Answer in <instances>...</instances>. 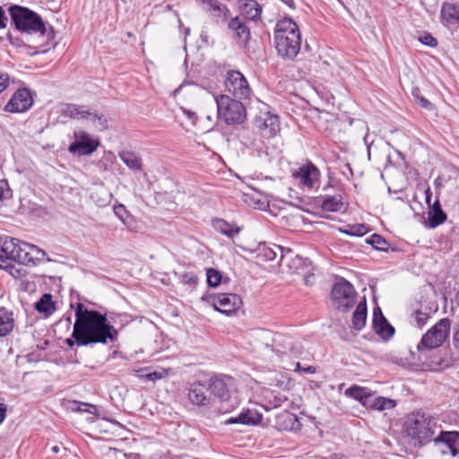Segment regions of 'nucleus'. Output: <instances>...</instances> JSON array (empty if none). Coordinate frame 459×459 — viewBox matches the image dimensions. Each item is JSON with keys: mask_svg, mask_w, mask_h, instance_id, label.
Returning <instances> with one entry per match:
<instances>
[{"mask_svg": "<svg viewBox=\"0 0 459 459\" xmlns=\"http://www.w3.org/2000/svg\"><path fill=\"white\" fill-rule=\"evenodd\" d=\"M75 317L72 337L78 345L106 343L108 339L113 341L117 333L108 323L106 315L96 310L84 309L82 303L77 305Z\"/></svg>", "mask_w": 459, "mask_h": 459, "instance_id": "nucleus-1", "label": "nucleus"}, {"mask_svg": "<svg viewBox=\"0 0 459 459\" xmlns=\"http://www.w3.org/2000/svg\"><path fill=\"white\" fill-rule=\"evenodd\" d=\"M12 24L21 33V40L29 47L38 49L45 45L51 31L47 32L42 18L27 7L12 5L9 8Z\"/></svg>", "mask_w": 459, "mask_h": 459, "instance_id": "nucleus-2", "label": "nucleus"}, {"mask_svg": "<svg viewBox=\"0 0 459 459\" xmlns=\"http://www.w3.org/2000/svg\"><path fill=\"white\" fill-rule=\"evenodd\" d=\"M274 43L278 54L292 59L300 50L301 37L298 25L290 18H284L276 23Z\"/></svg>", "mask_w": 459, "mask_h": 459, "instance_id": "nucleus-3", "label": "nucleus"}, {"mask_svg": "<svg viewBox=\"0 0 459 459\" xmlns=\"http://www.w3.org/2000/svg\"><path fill=\"white\" fill-rule=\"evenodd\" d=\"M404 426L407 437L415 446H423L433 441L438 428L436 419L420 411L410 414Z\"/></svg>", "mask_w": 459, "mask_h": 459, "instance_id": "nucleus-4", "label": "nucleus"}, {"mask_svg": "<svg viewBox=\"0 0 459 459\" xmlns=\"http://www.w3.org/2000/svg\"><path fill=\"white\" fill-rule=\"evenodd\" d=\"M218 117L227 125L241 124L246 119V108L242 102L227 95L216 98Z\"/></svg>", "mask_w": 459, "mask_h": 459, "instance_id": "nucleus-5", "label": "nucleus"}, {"mask_svg": "<svg viewBox=\"0 0 459 459\" xmlns=\"http://www.w3.org/2000/svg\"><path fill=\"white\" fill-rule=\"evenodd\" d=\"M450 320L448 318L440 319L432 328H430L421 338L418 344V350H432L443 344L450 330Z\"/></svg>", "mask_w": 459, "mask_h": 459, "instance_id": "nucleus-6", "label": "nucleus"}, {"mask_svg": "<svg viewBox=\"0 0 459 459\" xmlns=\"http://www.w3.org/2000/svg\"><path fill=\"white\" fill-rule=\"evenodd\" d=\"M332 299L339 310L346 311L355 304V290L342 278L332 289Z\"/></svg>", "mask_w": 459, "mask_h": 459, "instance_id": "nucleus-7", "label": "nucleus"}, {"mask_svg": "<svg viewBox=\"0 0 459 459\" xmlns=\"http://www.w3.org/2000/svg\"><path fill=\"white\" fill-rule=\"evenodd\" d=\"M74 141L69 145L68 151L80 156L91 155L100 145L98 138L91 137L82 130L74 131Z\"/></svg>", "mask_w": 459, "mask_h": 459, "instance_id": "nucleus-8", "label": "nucleus"}, {"mask_svg": "<svg viewBox=\"0 0 459 459\" xmlns=\"http://www.w3.org/2000/svg\"><path fill=\"white\" fill-rule=\"evenodd\" d=\"M228 91L238 99H247L251 93L249 84L239 71H229L225 79Z\"/></svg>", "mask_w": 459, "mask_h": 459, "instance_id": "nucleus-9", "label": "nucleus"}, {"mask_svg": "<svg viewBox=\"0 0 459 459\" xmlns=\"http://www.w3.org/2000/svg\"><path fill=\"white\" fill-rule=\"evenodd\" d=\"M433 441L442 455L454 457L459 455V432L440 431Z\"/></svg>", "mask_w": 459, "mask_h": 459, "instance_id": "nucleus-10", "label": "nucleus"}, {"mask_svg": "<svg viewBox=\"0 0 459 459\" xmlns=\"http://www.w3.org/2000/svg\"><path fill=\"white\" fill-rule=\"evenodd\" d=\"M292 177L305 187L314 188L320 177L318 169L311 162L300 166L298 169L292 170Z\"/></svg>", "mask_w": 459, "mask_h": 459, "instance_id": "nucleus-11", "label": "nucleus"}, {"mask_svg": "<svg viewBox=\"0 0 459 459\" xmlns=\"http://www.w3.org/2000/svg\"><path fill=\"white\" fill-rule=\"evenodd\" d=\"M196 2L216 22H224L230 16L228 6L219 0H196Z\"/></svg>", "mask_w": 459, "mask_h": 459, "instance_id": "nucleus-12", "label": "nucleus"}, {"mask_svg": "<svg viewBox=\"0 0 459 459\" xmlns=\"http://www.w3.org/2000/svg\"><path fill=\"white\" fill-rule=\"evenodd\" d=\"M241 304V298L234 293H219L212 298L213 307L224 314L236 310Z\"/></svg>", "mask_w": 459, "mask_h": 459, "instance_id": "nucleus-13", "label": "nucleus"}, {"mask_svg": "<svg viewBox=\"0 0 459 459\" xmlns=\"http://www.w3.org/2000/svg\"><path fill=\"white\" fill-rule=\"evenodd\" d=\"M22 249L18 258V263L24 265H36L43 262L46 257V252L35 245L24 242Z\"/></svg>", "mask_w": 459, "mask_h": 459, "instance_id": "nucleus-14", "label": "nucleus"}, {"mask_svg": "<svg viewBox=\"0 0 459 459\" xmlns=\"http://www.w3.org/2000/svg\"><path fill=\"white\" fill-rule=\"evenodd\" d=\"M32 105L30 92L27 89L18 90L5 105L4 109L8 112H23Z\"/></svg>", "mask_w": 459, "mask_h": 459, "instance_id": "nucleus-15", "label": "nucleus"}, {"mask_svg": "<svg viewBox=\"0 0 459 459\" xmlns=\"http://www.w3.org/2000/svg\"><path fill=\"white\" fill-rule=\"evenodd\" d=\"M22 244H24V241H21L18 238L7 236L0 237V251L3 255L6 257L8 264L10 261L18 263V258L22 249Z\"/></svg>", "mask_w": 459, "mask_h": 459, "instance_id": "nucleus-16", "label": "nucleus"}, {"mask_svg": "<svg viewBox=\"0 0 459 459\" xmlns=\"http://www.w3.org/2000/svg\"><path fill=\"white\" fill-rule=\"evenodd\" d=\"M255 125L266 138L273 137L280 130L278 117L269 112L257 117Z\"/></svg>", "mask_w": 459, "mask_h": 459, "instance_id": "nucleus-17", "label": "nucleus"}, {"mask_svg": "<svg viewBox=\"0 0 459 459\" xmlns=\"http://www.w3.org/2000/svg\"><path fill=\"white\" fill-rule=\"evenodd\" d=\"M431 195L432 193L430 189L428 188L426 190V202L429 204V228L434 229L446 221V214L442 210L438 200H436L432 204H430Z\"/></svg>", "mask_w": 459, "mask_h": 459, "instance_id": "nucleus-18", "label": "nucleus"}, {"mask_svg": "<svg viewBox=\"0 0 459 459\" xmlns=\"http://www.w3.org/2000/svg\"><path fill=\"white\" fill-rule=\"evenodd\" d=\"M188 399L198 406L209 405L212 403V396L208 385L201 382L194 383L189 388Z\"/></svg>", "mask_w": 459, "mask_h": 459, "instance_id": "nucleus-19", "label": "nucleus"}, {"mask_svg": "<svg viewBox=\"0 0 459 459\" xmlns=\"http://www.w3.org/2000/svg\"><path fill=\"white\" fill-rule=\"evenodd\" d=\"M232 380V377L227 376L212 377L207 385L211 396L213 394L221 401L227 400Z\"/></svg>", "mask_w": 459, "mask_h": 459, "instance_id": "nucleus-20", "label": "nucleus"}, {"mask_svg": "<svg viewBox=\"0 0 459 459\" xmlns=\"http://www.w3.org/2000/svg\"><path fill=\"white\" fill-rule=\"evenodd\" d=\"M372 324L376 333L384 340H388L394 334V326L387 322L379 307L374 309Z\"/></svg>", "mask_w": 459, "mask_h": 459, "instance_id": "nucleus-21", "label": "nucleus"}, {"mask_svg": "<svg viewBox=\"0 0 459 459\" xmlns=\"http://www.w3.org/2000/svg\"><path fill=\"white\" fill-rule=\"evenodd\" d=\"M228 28L234 32L233 37L238 45L245 47L250 38V31L246 23L238 16H236L230 20Z\"/></svg>", "mask_w": 459, "mask_h": 459, "instance_id": "nucleus-22", "label": "nucleus"}, {"mask_svg": "<svg viewBox=\"0 0 459 459\" xmlns=\"http://www.w3.org/2000/svg\"><path fill=\"white\" fill-rule=\"evenodd\" d=\"M283 250L281 247L273 245V247L268 246L267 244H260L256 250V258L260 261L269 262L273 261L278 254H281V262L284 263L288 259L286 255L282 254Z\"/></svg>", "mask_w": 459, "mask_h": 459, "instance_id": "nucleus-23", "label": "nucleus"}, {"mask_svg": "<svg viewBox=\"0 0 459 459\" xmlns=\"http://www.w3.org/2000/svg\"><path fill=\"white\" fill-rule=\"evenodd\" d=\"M262 420V415L255 410L242 411L238 417H231L226 420L228 424L240 423L244 425H256Z\"/></svg>", "mask_w": 459, "mask_h": 459, "instance_id": "nucleus-24", "label": "nucleus"}, {"mask_svg": "<svg viewBox=\"0 0 459 459\" xmlns=\"http://www.w3.org/2000/svg\"><path fill=\"white\" fill-rule=\"evenodd\" d=\"M61 115L72 119H88L91 115V109L86 106L66 104L62 108Z\"/></svg>", "mask_w": 459, "mask_h": 459, "instance_id": "nucleus-25", "label": "nucleus"}, {"mask_svg": "<svg viewBox=\"0 0 459 459\" xmlns=\"http://www.w3.org/2000/svg\"><path fill=\"white\" fill-rule=\"evenodd\" d=\"M277 425L281 430L296 431L300 428L297 416L287 411L277 417Z\"/></svg>", "mask_w": 459, "mask_h": 459, "instance_id": "nucleus-26", "label": "nucleus"}, {"mask_svg": "<svg viewBox=\"0 0 459 459\" xmlns=\"http://www.w3.org/2000/svg\"><path fill=\"white\" fill-rule=\"evenodd\" d=\"M345 395L359 401L364 406L369 405L371 402V394L366 387L352 385L345 390Z\"/></svg>", "mask_w": 459, "mask_h": 459, "instance_id": "nucleus-27", "label": "nucleus"}, {"mask_svg": "<svg viewBox=\"0 0 459 459\" xmlns=\"http://www.w3.org/2000/svg\"><path fill=\"white\" fill-rule=\"evenodd\" d=\"M118 156L128 169L132 170H142V159L135 152L128 150H123L119 152Z\"/></svg>", "mask_w": 459, "mask_h": 459, "instance_id": "nucleus-28", "label": "nucleus"}, {"mask_svg": "<svg viewBox=\"0 0 459 459\" xmlns=\"http://www.w3.org/2000/svg\"><path fill=\"white\" fill-rule=\"evenodd\" d=\"M442 18L450 25H459V4L446 3L441 10Z\"/></svg>", "mask_w": 459, "mask_h": 459, "instance_id": "nucleus-29", "label": "nucleus"}, {"mask_svg": "<svg viewBox=\"0 0 459 459\" xmlns=\"http://www.w3.org/2000/svg\"><path fill=\"white\" fill-rule=\"evenodd\" d=\"M242 13L247 19L256 22L260 19L262 14L261 5L255 0H247L242 5Z\"/></svg>", "mask_w": 459, "mask_h": 459, "instance_id": "nucleus-30", "label": "nucleus"}, {"mask_svg": "<svg viewBox=\"0 0 459 459\" xmlns=\"http://www.w3.org/2000/svg\"><path fill=\"white\" fill-rule=\"evenodd\" d=\"M367 320V305L366 301L359 302L352 316V327L360 331L366 325Z\"/></svg>", "mask_w": 459, "mask_h": 459, "instance_id": "nucleus-31", "label": "nucleus"}, {"mask_svg": "<svg viewBox=\"0 0 459 459\" xmlns=\"http://www.w3.org/2000/svg\"><path fill=\"white\" fill-rule=\"evenodd\" d=\"M321 207L325 212H341L346 209V205L341 195L326 197L323 201Z\"/></svg>", "mask_w": 459, "mask_h": 459, "instance_id": "nucleus-32", "label": "nucleus"}, {"mask_svg": "<svg viewBox=\"0 0 459 459\" xmlns=\"http://www.w3.org/2000/svg\"><path fill=\"white\" fill-rule=\"evenodd\" d=\"M35 309L39 313L46 314L47 316L51 315L56 310L51 294H43L39 300L35 303Z\"/></svg>", "mask_w": 459, "mask_h": 459, "instance_id": "nucleus-33", "label": "nucleus"}, {"mask_svg": "<svg viewBox=\"0 0 459 459\" xmlns=\"http://www.w3.org/2000/svg\"><path fill=\"white\" fill-rule=\"evenodd\" d=\"M212 226L213 228L221 232V234H224L230 238L235 237L237 234H238V230L235 229L232 225L228 223L222 219H215L212 221Z\"/></svg>", "mask_w": 459, "mask_h": 459, "instance_id": "nucleus-34", "label": "nucleus"}, {"mask_svg": "<svg viewBox=\"0 0 459 459\" xmlns=\"http://www.w3.org/2000/svg\"><path fill=\"white\" fill-rule=\"evenodd\" d=\"M396 405V403L394 400L385 398V397H377L372 398L371 402L369 403L368 407H371L373 409H376L377 411H385L394 408Z\"/></svg>", "mask_w": 459, "mask_h": 459, "instance_id": "nucleus-35", "label": "nucleus"}, {"mask_svg": "<svg viewBox=\"0 0 459 459\" xmlns=\"http://www.w3.org/2000/svg\"><path fill=\"white\" fill-rule=\"evenodd\" d=\"M292 252L290 250H288L287 256L290 258L292 256ZM289 259L286 260L283 264H286L290 268L293 267L294 271L293 273L297 274H303L304 273V266L306 265L307 259H303L299 255H295V257L291 260V264L288 262Z\"/></svg>", "mask_w": 459, "mask_h": 459, "instance_id": "nucleus-36", "label": "nucleus"}, {"mask_svg": "<svg viewBox=\"0 0 459 459\" xmlns=\"http://www.w3.org/2000/svg\"><path fill=\"white\" fill-rule=\"evenodd\" d=\"M14 326L12 314H0V337L7 335Z\"/></svg>", "mask_w": 459, "mask_h": 459, "instance_id": "nucleus-37", "label": "nucleus"}, {"mask_svg": "<svg viewBox=\"0 0 459 459\" xmlns=\"http://www.w3.org/2000/svg\"><path fill=\"white\" fill-rule=\"evenodd\" d=\"M88 119L91 121L92 126L98 131H104L108 127L107 119L102 115H99L96 112L91 111V115Z\"/></svg>", "mask_w": 459, "mask_h": 459, "instance_id": "nucleus-38", "label": "nucleus"}, {"mask_svg": "<svg viewBox=\"0 0 459 459\" xmlns=\"http://www.w3.org/2000/svg\"><path fill=\"white\" fill-rule=\"evenodd\" d=\"M449 366H450L449 359L440 358L439 356H437V355H433L429 363V367H430L431 370H438V369L448 368Z\"/></svg>", "mask_w": 459, "mask_h": 459, "instance_id": "nucleus-39", "label": "nucleus"}, {"mask_svg": "<svg viewBox=\"0 0 459 459\" xmlns=\"http://www.w3.org/2000/svg\"><path fill=\"white\" fill-rule=\"evenodd\" d=\"M368 243L372 245L376 249L385 251L388 248V243L380 235L373 234L368 240Z\"/></svg>", "mask_w": 459, "mask_h": 459, "instance_id": "nucleus-40", "label": "nucleus"}, {"mask_svg": "<svg viewBox=\"0 0 459 459\" xmlns=\"http://www.w3.org/2000/svg\"><path fill=\"white\" fill-rule=\"evenodd\" d=\"M343 232L346 235L361 237L368 232V228L364 224L349 225Z\"/></svg>", "mask_w": 459, "mask_h": 459, "instance_id": "nucleus-41", "label": "nucleus"}, {"mask_svg": "<svg viewBox=\"0 0 459 459\" xmlns=\"http://www.w3.org/2000/svg\"><path fill=\"white\" fill-rule=\"evenodd\" d=\"M206 276L207 283L211 287L218 286L221 281V274L220 273V272L213 268H210L207 270Z\"/></svg>", "mask_w": 459, "mask_h": 459, "instance_id": "nucleus-42", "label": "nucleus"}, {"mask_svg": "<svg viewBox=\"0 0 459 459\" xmlns=\"http://www.w3.org/2000/svg\"><path fill=\"white\" fill-rule=\"evenodd\" d=\"M431 312H432L431 308H429L428 311H422V310L415 311L414 316H415V321H416L418 326L420 327L427 323L428 319L430 317Z\"/></svg>", "mask_w": 459, "mask_h": 459, "instance_id": "nucleus-43", "label": "nucleus"}, {"mask_svg": "<svg viewBox=\"0 0 459 459\" xmlns=\"http://www.w3.org/2000/svg\"><path fill=\"white\" fill-rule=\"evenodd\" d=\"M13 192L6 180H0V201L12 198Z\"/></svg>", "mask_w": 459, "mask_h": 459, "instance_id": "nucleus-44", "label": "nucleus"}, {"mask_svg": "<svg viewBox=\"0 0 459 459\" xmlns=\"http://www.w3.org/2000/svg\"><path fill=\"white\" fill-rule=\"evenodd\" d=\"M419 40L428 47L434 48L437 46V39L428 32H425L423 35L420 36Z\"/></svg>", "mask_w": 459, "mask_h": 459, "instance_id": "nucleus-45", "label": "nucleus"}, {"mask_svg": "<svg viewBox=\"0 0 459 459\" xmlns=\"http://www.w3.org/2000/svg\"><path fill=\"white\" fill-rule=\"evenodd\" d=\"M184 284L195 285L197 281V276L194 273H185L180 276Z\"/></svg>", "mask_w": 459, "mask_h": 459, "instance_id": "nucleus-46", "label": "nucleus"}, {"mask_svg": "<svg viewBox=\"0 0 459 459\" xmlns=\"http://www.w3.org/2000/svg\"><path fill=\"white\" fill-rule=\"evenodd\" d=\"M165 376H167L166 370L153 371V372L146 374L145 378L150 381H155L157 379H160V378L164 377Z\"/></svg>", "mask_w": 459, "mask_h": 459, "instance_id": "nucleus-47", "label": "nucleus"}, {"mask_svg": "<svg viewBox=\"0 0 459 459\" xmlns=\"http://www.w3.org/2000/svg\"><path fill=\"white\" fill-rule=\"evenodd\" d=\"M180 110L183 112L184 115L187 117L192 126H195L196 124L197 115L195 112L183 107L180 108Z\"/></svg>", "mask_w": 459, "mask_h": 459, "instance_id": "nucleus-48", "label": "nucleus"}, {"mask_svg": "<svg viewBox=\"0 0 459 459\" xmlns=\"http://www.w3.org/2000/svg\"><path fill=\"white\" fill-rule=\"evenodd\" d=\"M416 97V101L417 103L426 108V109H429V110H431L433 108V105L431 102H429L426 98L424 97H420V96H415Z\"/></svg>", "mask_w": 459, "mask_h": 459, "instance_id": "nucleus-49", "label": "nucleus"}, {"mask_svg": "<svg viewBox=\"0 0 459 459\" xmlns=\"http://www.w3.org/2000/svg\"><path fill=\"white\" fill-rule=\"evenodd\" d=\"M9 84V75L0 73V93L3 92Z\"/></svg>", "mask_w": 459, "mask_h": 459, "instance_id": "nucleus-50", "label": "nucleus"}, {"mask_svg": "<svg viewBox=\"0 0 459 459\" xmlns=\"http://www.w3.org/2000/svg\"><path fill=\"white\" fill-rule=\"evenodd\" d=\"M295 371L304 372L306 374H314L316 372V368L312 366L302 368L300 363L297 362Z\"/></svg>", "mask_w": 459, "mask_h": 459, "instance_id": "nucleus-51", "label": "nucleus"}, {"mask_svg": "<svg viewBox=\"0 0 459 459\" xmlns=\"http://www.w3.org/2000/svg\"><path fill=\"white\" fill-rule=\"evenodd\" d=\"M8 22V18L5 14L4 10L0 6V29H4L6 27Z\"/></svg>", "mask_w": 459, "mask_h": 459, "instance_id": "nucleus-52", "label": "nucleus"}, {"mask_svg": "<svg viewBox=\"0 0 459 459\" xmlns=\"http://www.w3.org/2000/svg\"><path fill=\"white\" fill-rule=\"evenodd\" d=\"M287 400H288V397L285 394L275 395L273 405H274V407H279Z\"/></svg>", "mask_w": 459, "mask_h": 459, "instance_id": "nucleus-53", "label": "nucleus"}, {"mask_svg": "<svg viewBox=\"0 0 459 459\" xmlns=\"http://www.w3.org/2000/svg\"><path fill=\"white\" fill-rule=\"evenodd\" d=\"M453 342L454 346L456 349H459V325H456V330L454 333Z\"/></svg>", "mask_w": 459, "mask_h": 459, "instance_id": "nucleus-54", "label": "nucleus"}, {"mask_svg": "<svg viewBox=\"0 0 459 459\" xmlns=\"http://www.w3.org/2000/svg\"><path fill=\"white\" fill-rule=\"evenodd\" d=\"M7 407L4 403H0V424L4 420Z\"/></svg>", "mask_w": 459, "mask_h": 459, "instance_id": "nucleus-55", "label": "nucleus"}, {"mask_svg": "<svg viewBox=\"0 0 459 459\" xmlns=\"http://www.w3.org/2000/svg\"><path fill=\"white\" fill-rule=\"evenodd\" d=\"M288 347H285V349H289L290 352L293 355H297L299 353H300V349L299 348H296L292 345L291 342H288Z\"/></svg>", "mask_w": 459, "mask_h": 459, "instance_id": "nucleus-56", "label": "nucleus"}, {"mask_svg": "<svg viewBox=\"0 0 459 459\" xmlns=\"http://www.w3.org/2000/svg\"><path fill=\"white\" fill-rule=\"evenodd\" d=\"M114 212L121 220H123L122 212H125V206L124 205L119 204L117 206H115L114 207Z\"/></svg>", "mask_w": 459, "mask_h": 459, "instance_id": "nucleus-57", "label": "nucleus"}, {"mask_svg": "<svg viewBox=\"0 0 459 459\" xmlns=\"http://www.w3.org/2000/svg\"><path fill=\"white\" fill-rule=\"evenodd\" d=\"M9 266L6 257L3 255V254H0V268H7Z\"/></svg>", "mask_w": 459, "mask_h": 459, "instance_id": "nucleus-58", "label": "nucleus"}, {"mask_svg": "<svg viewBox=\"0 0 459 459\" xmlns=\"http://www.w3.org/2000/svg\"><path fill=\"white\" fill-rule=\"evenodd\" d=\"M304 281H305V284L306 285H309V284H312L311 282V278L313 277V274H306V273L304 272Z\"/></svg>", "mask_w": 459, "mask_h": 459, "instance_id": "nucleus-59", "label": "nucleus"}, {"mask_svg": "<svg viewBox=\"0 0 459 459\" xmlns=\"http://www.w3.org/2000/svg\"><path fill=\"white\" fill-rule=\"evenodd\" d=\"M264 207V203L261 201H257L255 208L263 209Z\"/></svg>", "mask_w": 459, "mask_h": 459, "instance_id": "nucleus-60", "label": "nucleus"}, {"mask_svg": "<svg viewBox=\"0 0 459 459\" xmlns=\"http://www.w3.org/2000/svg\"><path fill=\"white\" fill-rule=\"evenodd\" d=\"M52 452L53 453H58L60 451V447L57 446H54L52 448H51Z\"/></svg>", "mask_w": 459, "mask_h": 459, "instance_id": "nucleus-61", "label": "nucleus"}, {"mask_svg": "<svg viewBox=\"0 0 459 459\" xmlns=\"http://www.w3.org/2000/svg\"><path fill=\"white\" fill-rule=\"evenodd\" d=\"M65 342H66L67 345H69L70 347H73L74 344V342L72 339H66Z\"/></svg>", "mask_w": 459, "mask_h": 459, "instance_id": "nucleus-62", "label": "nucleus"}, {"mask_svg": "<svg viewBox=\"0 0 459 459\" xmlns=\"http://www.w3.org/2000/svg\"><path fill=\"white\" fill-rule=\"evenodd\" d=\"M261 337L266 338L268 335H270V333L268 332H263L259 333Z\"/></svg>", "mask_w": 459, "mask_h": 459, "instance_id": "nucleus-63", "label": "nucleus"}, {"mask_svg": "<svg viewBox=\"0 0 459 459\" xmlns=\"http://www.w3.org/2000/svg\"><path fill=\"white\" fill-rule=\"evenodd\" d=\"M284 384H285V383H284L283 381H279V382L276 384V385H277L278 387H283V388H284V387H285V386H283V385H284Z\"/></svg>", "mask_w": 459, "mask_h": 459, "instance_id": "nucleus-64", "label": "nucleus"}]
</instances>
